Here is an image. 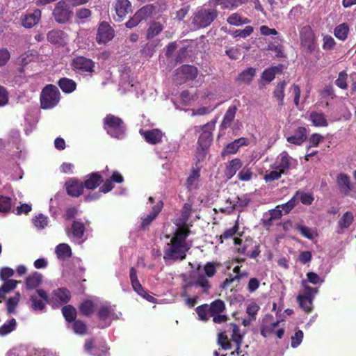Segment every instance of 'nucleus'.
Returning a JSON list of instances; mask_svg holds the SVG:
<instances>
[{"label": "nucleus", "instance_id": "1", "mask_svg": "<svg viewBox=\"0 0 356 356\" xmlns=\"http://www.w3.org/2000/svg\"><path fill=\"white\" fill-rule=\"evenodd\" d=\"M219 12L215 6L207 4L198 8L192 18V24L197 29L206 28L218 17Z\"/></svg>", "mask_w": 356, "mask_h": 356}, {"label": "nucleus", "instance_id": "2", "mask_svg": "<svg viewBox=\"0 0 356 356\" xmlns=\"http://www.w3.org/2000/svg\"><path fill=\"white\" fill-rule=\"evenodd\" d=\"M104 127L111 137L122 139L125 134V125L123 120L112 114L104 118Z\"/></svg>", "mask_w": 356, "mask_h": 356}, {"label": "nucleus", "instance_id": "3", "mask_svg": "<svg viewBox=\"0 0 356 356\" xmlns=\"http://www.w3.org/2000/svg\"><path fill=\"white\" fill-rule=\"evenodd\" d=\"M60 93L58 88L49 84L45 86L40 95V104L43 109H50L56 106L60 101Z\"/></svg>", "mask_w": 356, "mask_h": 356}, {"label": "nucleus", "instance_id": "4", "mask_svg": "<svg viewBox=\"0 0 356 356\" xmlns=\"http://www.w3.org/2000/svg\"><path fill=\"white\" fill-rule=\"evenodd\" d=\"M190 249L188 245H182L181 243L170 241L167 244L164 250V260H183L186 258V252Z\"/></svg>", "mask_w": 356, "mask_h": 356}, {"label": "nucleus", "instance_id": "5", "mask_svg": "<svg viewBox=\"0 0 356 356\" xmlns=\"http://www.w3.org/2000/svg\"><path fill=\"white\" fill-rule=\"evenodd\" d=\"M72 13L67 0H60L55 5L52 15L56 22L65 24L70 19Z\"/></svg>", "mask_w": 356, "mask_h": 356}, {"label": "nucleus", "instance_id": "6", "mask_svg": "<svg viewBox=\"0 0 356 356\" xmlns=\"http://www.w3.org/2000/svg\"><path fill=\"white\" fill-rule=\"evenodd\" d=\"M50 303L47 293L43 289H36L30 296V307L34 311H42Z\"/></svg>", "mask_w": 356, "mask_h": 356}, {"label": "nucleus", "instance_id": "7", "mask_svg": "<svg viewBox=\"0 0 356 356\" xmlns=\"http://www.w3.org/2000/svg\"><path fill=\"white\" fill-rule=\"evenodd\" d=\"M115 35L113 29L106 22H102L99 24L97 29L96 41L98 44H106L111 41Z\"/></svg>", "mask_w": 356, "mask_h": 356}, {"label": "nucleus", "instance_id": "8", "mask_svg": "<svg viewBox=\"0 0 356 356\" xmlns=\"http://www.w3.org/2000/svg\"><path fill=\"white\" fill-rule=\"evenodd\" d=\"M72 66L74 70L81 72H92L94 71L95 63L89 58L79 56L73 59Z\"/></svg>", "mask_w": 356, "mask_h": 356}, {"label": "nucleus", "instance_id": "9", "mask_svg": "<svg viewBox=\"0 0 356 356\" xmlns=\"http://www.w3.org/2000/svg\"><path fill=\"white\" fill-rule=\"evenodd\" d=\"M296 161L291 157L286 152H282L277 157L275 165L276 169L280 170L283 174L290 170Z\"/></svg>", "mask_w": 356, "mask_h": 356}, {"label": "nucleus", "instance_id": "10", "mask_svg": "<svg viewBox=\"0 0 356 356\" xmlns=\"http://www.w3.org/2000/svg\"><path fill=\"white\" fill-rule=\"evenodd\" d=\"M67 193L70 196L79 197L83 191V184L82 181L75 179H70L65 183Z\"/></svg>", "mask_w": 356, "mask_h": 356}, {"label": "nucleus", "instance_id": "11", "mask_svg": "<svg viewBox=\"0 0 356 356\" xmlns=\"http://www.w3.org/2000/svg\"><path fill=\"white\" fill-rule=\"evenodd\" d=\"M41 18V11L35 9L33 13L25 15L22 17V25L26 29H31L38 24Z\"/></svg>", "mask_w": 356, "mask_h": 356}, {"label": "nucleus", "instance_id": "12", "mask_svg": "<svg viewBox=\"0 0 356 356\" xmlns=\"http://www.w3.org/2000/svg\"><path fill=\"white\" fill-rule=\"evenodd\" d=\"M211 6H215L216 8L218 6L221 9L233 10L241 6L243 1V0H209Z\"/></svg>", "mask_w": 356, "mask_h": 356}, {"label": "nucleus", "instance_id": "13", "mask_svg": "<svg viewBox=\"0 0 356 356\" xmlns=\"http://www.w3.org/2000/svg\"><path fill=\"white\" fill-rule=\"evenodd\" d=\"M114 8L116 15L120 19L131 11V4L129 0H116Z\"/></svg>", "mask_w": 356, "mask_h": 356}, {"label": "nucleus", "instance_id": "14", "mask_svg": "<svg viewBox=\"0 0 356 356\" xmlns=\"http://www.w3.org/2000/svg\"><path fill=\"white\" fill-rule=\"evenodd\" d=\"M307 139V130L305 127H298L293 135L287 137L286 140L291 144L300 145Z\"/></svg>", "mask_w": 356, "mask_h": 356}, {"label": "nucleus", "instance_id": "15", "mask_svg": "<svg viewBox=\"0 0 356 356\" xmlns=\"http://www.w3.org/2000/svg\"><path fill=\"white\" fill-rule=\"evenodd\" d=\"M177 74L181 75L183 80H193L197 75V70L195 66L184 65L177 70Z\"/></svg>", "mask_w": 356, "mask_h": 356}, {"label": "nucleus", "instance_id": "16", "mask_svg": "<svg viewBox=\"0 0 356 356\" xmlns=\"http://www.w3.org/2000/svg\"><path fill=\"white\" fill-rule=\"evenodd\" d=\"M52 298L60 304L67 303L71 298L70 291L66 288H58L52 292Z\"/></svg>", "mask_w": 356, "mask_h": 356}, {"label": "nucleus", "instance_id": "17", "mask_svg": "<svg viewBox=\"0 0 356 356\" xmlns=\"http://www.w3.org/2000/svg\"><path fill=\"white\" fill-rule=\"evenodd\" d=\"M140 133L145 138V140L151 144L159 143L162 138V132L156 129L149 131L140 130Z\"/></svg>", "mask_w": 356, "mask_h": 356}, {"label": "nucleus", "instance_id": "18", "mask_svg": "<svg viewBox=\"0 0 356 356\" xmlns=\"http://www.w3.org/2000/svg\"><path fill=\"white\" fill-rule=\"evenodd\" d=\"M163 207L162 202H159L152 207V211L145 218H142L141 228L145 229L156 218L157 215L161 211Z\"/></svg>", "mask_w": 356, "mask_h": 356}, {"label": "nucleus", "instance_id": "19", "mask_svg": "<svg viewBox=\"0 0 356 356\" xmlns=\"http://www.w3.org/2000/svg\"><path fill=\"white\" fill-rule=\"evenodd\" d=\"M42 282V275L38 272H34L26 277L25 280L26 288L28 290L36 289Z\"/></svg>", "mask_w": 356, "mask_h": 356}, {"label": "nucleus", "instance_id": "20", "mask_svg": "<svg viewBox=\"0 0 356 356\" xmlns=\"http://www.w3.org/2000/svg\"><path fill=\"white\" fill-rule=\"evenodd\" d=\"M236 111L237 108L234 105L230 106L227 108L223 117V120L220 124L221 129H226L231 126L235 118Z\"/></svg>", "mask_w": 356, "mask_h": 356}, {"label": "nucleus", "instance_id": "21", "mask_svg": "<svg viewBox=\"0 0 356 356\" xmlns=\"http://www.w3.org/2000/svg\"><path fill=\"white\" fill-rule=\"evenodd\" d=\"M101 182H102V179L100 174L99 172H93L88 175V177L84 181V186L88 190H93Z\"/></svg>", "mask_w": 356, "mask_h": 356}, {"label": "nucleus", "instance_id": "22", "mask_svg": "<svg viewBox=\"0 0 356 356\" xmlns=\"http://www.w3.org/2000/svg\"><path fill=\"white\" fill-rule=\"evenodd\" d=\"M227 328L229 332H232L231 339L236 343V349H239L243 341V336L239 333V327L235 323H230Z\"/></svg>", "mask_w": 356, "mask_h": 356}, {"label": "nucleus", "instance_id": "23", "mask_svg": "<svg viewBox=\"0 0 356 356\" xmlns=\"http://www.w3.org/2000/svg\"><path fill=\"white\" fill-rule=\"evenodd\" d=\"M242 166V162L239 159H232L229 163L227 165L225 170V175L227 178L231 179L234 177L237 170H238Z\"/></svg>", "mask_w": 356, "mask_h": 356}, {"label": "nucleus", "instance_id": "24", "mask_svg": "<svg viewBox=\"0 0 356 356\" xmlns=\"http://www.w3.org/2000/svg\"><path fill=\"white\" fill-rule=\"evenodd\" d=\"M337 184L342 193L347 194L351 190L350 177L346 174H340L337 177Z\"/></svg>", "mask_w": 356, "mask_h": 356}, {"label": "nucleus", "instance_id": "25", "mask_svg": "<svg viewBox=\"0 0 356 356\" xmlns=\"http://www.w3.org/2000/svg\"><path fill=\"white\" fill-rule=\"evenodd\" d=\"M194 286L195 287H201L202 289V292L204 293H208L209 289H211V284H209V280L204 275H199L197 277L196 281H195L194 282L188 283L186 286Z\"/></svg>", "mask_w": 356, "mask_h": 356}, {"label": "nucleus", "instance_id": "26", "mask_svg": "<svg viewBox=\"0 0 356 356\" xmlns=\"http://www.w3.org/2000/svg\"><path fill=\"white\" fill-rule=\"evenodd\" d=\"M309 120L315 127H327L328 125L324 113L313 111L309 115Z\"/></svg>", "mask_w": 356, "mask_h": 356}, {"label": "nucleus", "instance_id": "27", "mask_svg": "<svg viewBox=\"0 0 356 356\" xmlns=\"http://www.w3.org/2000/svg\"><path fill=\"white\" fill-rule=\"evenodd\" d=\"M58 84L63 92L71 93L76 90V83L72 79L63 77L59 79Z\"/></svg>", "mask_w": 356, "mask_h": 356}, {"label": "nucleus", "instance_id": "28", "mask_svg": "<svg viewBox=\"0 0 356 356\" xmlns=\"http://www.w3.org/2000/svg\"><path fill=\"white\" fill-rule=\"evenodd\" d=\"M227 22L232 26H239L250 23V20L248 18L242 17V15L238 13H234L231 14L227 18Z\"/></svg>", "mask_w": 356, "mask_h": 356}, {"label": "nucleus", "instance_id": "29", "mask_svg": "<svg viewBox=\"0 0 356 356\" xmlns=\"http://www.w3.org/2000/svg\"><path fill=\"white\" fill-rule=\"evenodd\" d=\"M97 316L102 321H106L109 318H114V309L111 306L102 305L99 309Z\"/></svg>", "mask_w": 356, "mask_h": 356}, {"label": "nucleus", "instance_id": "30", "mask_svg": "<svg viewBox=\"0 0 356 356\" xmlns=\"http://www.w3.org/2000/svg\"><path fill=\"white\" fill-rule=\"evenodd\" d=\"M282 72V68L280 66L271 67L270 68L266 69L262 74L261 79L266 81L268 83L271 82L274 79L277 74H280Z\"/></svg>", "mask_w": 356, "mask_h": 356}, {"label": "nucleus", "instance_id": "31", "mask_svg": "<svg viewBox=\"0 0 356 356\" xmlns=\"http://www.w3.org/2000/svg\"><path fill=\"white\" fill-rule=\"evenodd\" d=\"M85 227L82 222L74 220L72 225V234L74 238L80 240L84 234Z\"/></svg>", "mask_w": 356, "mask_h": 356}, {"label": "nucleus", "instance_id": "32", "mask_svg": "<svg viewBox=\"0 0 356 356\" xmlns=\"http://www.w3.org/2000/svg\"><path fill=\"white\" fill-rule=\"evenodd\" d=\"M256 70L253 67H248L238 74L237 81L249 84L255 76Z\"/></svg>", "mask_w": 356, "mask_h": 356}, {"label": "nucleus", "instance_id": "33", "mask_svg": "<svg viewBox=\"0 0 356 356\" xmlns=\"http://www.w3.org/2000/svg\"><path fill=\"white\" fill-rule=\"evenodd\" d=\"M286 86V82L285 81H280L278 83L276 86L274 92L273 96L278 100L279 106H282L284 104V89Z\"/></svg>", "mask_w": 356, "mask_h": 356}, {"label": "nucleus", "instance_id": "34", "mask_svg": "<svg viewBox=\"0 0 356 356\" xmlns=\"http://www.w3.org/2000/svg\"><path fill=\"white\" fill-rule=\"evenodd\" d=\"M155 6H154L152 4H147L142 7L136 13L140 19L143 21L150 17L153 13L155 11Z\"/></svg>", "mask_w": 356, "mask_h": 356}, {"label": "nucleus", "instance_id": "35", "mask_svg": "<svg viewBox=\"0 0 356 356\" xmlns=\"http://www.w3.org/2000/svg\"><path fill=\"white\" fill-rule=\"evenodd\" d=\"M199 320L207 322L211 317L210 309L208 304H203L195 309Z\"/></svg>", "mask_w": 356, "mask_h": 356}, {"label": "nucleus", "instance_id": "36", "mask_svg": "<svg viewBox=\"0 0 356 356\" xmlns=\"http://www.w3.org/2000/svg\"><path fill=\"white\" fill-rule=\"evenodd\" d=\"M190 234V230L186 227L181 228L177 232L175 236L172 238L171 241L181 243L182 245H187L186 239Z\"/></svg>", "mask_w": 356, "mask_h": 356}, {"label": "nucleus", "instance_id": "37", "mask_svg": "<svg viewBox=\"0 0 356 356\" xmlns=\"http://www.w3.org/2000/svg\"><path fill=\"white\" fill-rule=\"evenodd\" d=\"M209 307L210 309V315L222 314L225 310V304L222 300L218 299L209 305Z\"/></svg>", "mask_w": 356, "mask_h": 356}, {"label": "nucleus", "instance_id": "38", "mask_svg": "<svg viewBox=\"0 0 356 356\" xmlns=\"http://www.w3.org/2000/svg\"><path fill=\"white\" fill-rule=\"evenodd\" d=\"M212 141L211 132L208 131H203L200 134L198 140L197 146L209 148Z\"/></svg>", "mask_w": 356, "mask_h": 356}, {"label": "nucleus", "instance_id": "39", "mask_svg": "<svg viewBox=\"0 0 356 356\" xmlns=\"http://www.w3.org/2000/svg\"><path fill=\"white\" fill-rule=\"evenodd\" d=\"M62 313L65 320L68 322H74L76 321V310L70 305L64 306L62 308Z\"/></svg>", "mask_w": 356, "mask_h": 356}, {"label": "nucleus", "instance_id": "40", "mask_svg": "<svg viewBox=\"0 0 356 356\" xmlns=\"http://www.w3.org/2000/svg\"><path fill=\"white\" fill-rule=\"evenodd\" d=\"M56 253L58 258L70 257L72 255L71 248L66 243H60L56 248Z\"/></svg>", "mask_w": 356, "mask_h": 356}, {"label": "nucleus", "instance_id": "41", "mask_svg": "<svg viewBox=\"0 0 356 356\" xmlns=\"http://www.w3.org/2000/svg\"><path fill=\"white\" fill-rule=\"evenodd\" d=\"M17 322L15 318L10 319L0 327V336L4 337L16 329Z\"/></svg>", "mask_w": 356, "mask_h": 356}, {"label": "nucleus", "instance_id": "42", "mask_svg": "<svg viewBox=\"0 0 356 356\" xmlns=\"http://www.w3.org/2000/svg\"><path fill=\"white\" fill-rule=\"evenodd\" d=\"M64 33L61 31H51L47 34V40L52 44H60Z\"/></svg>", "mask_w": 356, "mask_h": 356}, {"label": "nucleus", "instance_id": "43", "mask_svg": "<svg viewBox=\"0 0 356 356\" xmlns=\"http://www.w3.org/2000/svg\"><path fill=\"white\" fill-rule=\"evenodd\" d=\"M95 305L91 300H84L79 305V310L84 316H89L94 312Z\"/></svg>", "mask_w": 356, "mask_h": 356}, {"label": "nucleus", "instance_id": "44", "mask_svg": "<svg viewBox=\"0 0 356 356\" xmlns=\"http://www.w3.org/2000/svg\"><path fill=\"white\" fill-rule=\"evenodd\" d=\"M297 300L301 308L305 312H309L312 310V297H305L302 295H299L297 297Z\"/></svg>", "mask_w": 356, "mask_h": 356}, {"label": "nucleus", "instance_id": "45", "mask_svg": "<svg viewBox=\"0 0 356 356\" xmlns=\"http://www.w3.org/2000/svg\"><path fill=\"white\" fill-rule=\"evenodd\" d=\"M353 221V215L351 212H346L338 222V225L340 228H348Z\"/></svg>", "mask_w": 356, "mask_h": 356}, {"label": "nucleus", "instance_id": "46", "mask_svg": "<svg viewBox=\"0 0 356 356\" xmlns=\"http://www.w3.org/2000/svg\"><path fill=\"white\" fill-rule=\"evenodd\" d=\"M163 30V26L159 22H153L147 31V39H151L159 35Z\"/></svg>", "mask_w": 356, "mask_h": 356}, {"label": "nucleus", "instance_id": "47", "mask_svg": "<svg viewBox=\"0 0 356 356\" xmlns=\"http://www.w3.org/2000/svg\"><path fill=\"white\" fill-rule=\"evenodd\" d=\"M349 29L346 24H341L334 29V35L339 40H344L348 35Z\"/></svg>", "mask_w": 356, "mask_h": 356}, {"label": "nucleus", "instance_id": "48", "mask_svg": "<svg viewBox=\"0 0 356 356\" xmlns=\"http://www.w3.org/2000/svg\"><path fill=\"white\" fill-rule=\"evenodd\" d=\"M226 332H229L227 329L225 332H222L218 334V343L225 350L231 349V343L228 341L227 336L225 334Z\"/></svg>", "mask_w": 356, "mask_h": 356}, {"label": "nucleus", "instance_id": "49", "mask_svg": "<svg viewBox=\"0 0 356 356\" xmlns=\"http://www.w3.org/2000/svg\"><path fill=\"white\" fill-rule=\"evenodd\" d=\"M72 329L76 334H85L87 331L86 325L81 320H76L72 325Z\"/></svg>", "mask_w": 356, "mask_h": 356}, {"label": "nucleus", "instance_id": "50", "mask_svg": "<svg viewBox=\"0 0 356 356\" xmlns=\"http://www.w3.org/2000/svg\"><path fill=\"white\" fill-rule=\"evenodd\" d=\"M297 195L299 201H300L303 204L310 205L314 201V197L311 193L298 191Z\"/></svg>", "mask_w": 356, "mask_h": 356}, {"label": "nucleus", "instance_id": "51", "mask_svg": "<svg viewBox=\"0 0 356 356\" xmlns=\"http://www.w3.org/2000/svg\"><path fill=\"white\" fill-rule=\"evenodd\" d=\"M12 200L11 198L0 195V211L1 212H8L11 209V204H12Z\"/></svg>", "mask_w": 356, "mask_h": 356}, {"label": "nucleus", "instance_id": "52", "mask_svg": "<svg viewBox=\"0 0 356 356\" xmlns=\"http://www.w3.org/2000/svg\"><path fill=\"white\" fill-rule=\"evenodd\" d=\"M253 32V27L251 26H247L243 30H235L231 34L234 37H240L243 38H245L248 36L250 35Z\"/></svg>", "mask_w": 356, "mask_h": 356}, {"label": "nucleus", "instance_id": "53", "mask_svg": "<svg viewBox=\"0 0 356 356\" xmlns=\"http://www.w3.org/2000/svg\"><path fill=\"white\" fill-rule=\"evenodd\" d=\"M238 230V222H236L235 225L229 228L226 229L223 234L220 236V243H222V239H228L231 238Z\"/></svg>", "mask_w": 356, "mask_h": 356}, {"label": "nucleus", "instance_id": "54", "mask_svg": "<svg viewBox=\"0 0 356 356\" xmlns=\"http://www.w3.org/2000/svg\"><path fill=\"white\" fill-rule=\"evenodd\" d=\"M282 174H283L280 170H272V171H266V174L264 177V179L266 181V182H272L275 180H278Z\"/></svg>", "mask_w": 356, "mask_h": 356}, {"label": "nucleus", "instance_id": "55", "mask_svg": "<svg viewBox=\"0 0 356 356\" xmlns=\"http://www.w3.org/2000/svg\"><path fill=\"white\" fill-rule=\"evenodd\" d=\"M20 294L17 293L15 296L8 298L6 302L7 310L9 314L13 313L15 307L19 301Z\"/></svg>", "mask_w": 356, "mask_h": 356}, {"label": "nucleus", "instance_id": "56", "mask_svg": "<svg viewBox=\"0 0 356 356\" xmlns=\"http://www.w3.org/2000/svg\"><path fill=\"white\" fill-rule=\"evenodd\" d=\"M84 348L86 351L91 353L94 356H102V355L105 354V350H102V353H98L96 351L95 347H94V340H87L84 345Z\"/></svg>", "mask_w": 356, "mask_h": 356}, {"label": "nucleus", "instance_id": "57", "mask_svg": "<svg viewBox=\"0 0 356 356\" xmlns=\"http://www.w3.org/2000/svg\"><path fill=\"white\" fill-rule=\"evenodd\" d=\"M200 167H197V169L193 170L191 175L188 177L186 180L187 188H191L195 184L200 177Z\"/></svg>", "mask_w": 356, "mask_h": 356}, {"label": "nucleus", "instance_id": "58", "mask_svg": "<svg viewBox=\"0 0 356 356\" xmlns=\"http://www.w3.org/2000/svg\"><path fill=\"white\" fill-rule=\"evenodd\" d=\"M239 149L238 145L235 141L229 143L225 148L222 150L221 155L225 156L226 155L235 154Z\"/></svg>", "mask_w": 356, "mask_h": 356}, {"label": "nucleus", "instance_id": "59", "mask_svg": "<svg viewBox=\"0 0 356 356\" xmlns=\"http://www.w3.org/2000/svg\"><path fill=\"white\" fill-rule=\"evenodd\" d=\"M252 177V172L250 168L245 166L244 167L238 174V177L241 181H248L251 179Z\"/></svg>", "mask_w": 356, "mask_h": 356}, {"label": "nucleus", "instance_id": "60", "mask_svg": "<svg viewBox=\"0 0 356 356\" xmlns=\"http://www.w3.org/2000/svg\"><path fill=\"white\" fill-rule=\"evenodd\" d=\"M209 148H204L203 147H197L196 152H195V159L196 163L195 165L198 167L197 163L203 161L205 159L206 154L207 153V149Z\"/></svg>", "mask_w": 356, "mask_h": 356}, {"label": "nucleus", "instance_id": "61", "mask_svg": "<svg viewBox=\"0 0 356 356\" xmlns=\"http://www.w3.org/2000/svg\"><path fill=\"white\" fill-rule=\"evenodd\" d=\"M47 218L42 214H39L33 219L34 225L38 229H43L47 225Z\"/></svg>", "mask_w": 356, "mask_h": 356}, {"label": "nucleus", "instance_id": "62", "mask_svg": "<svg viewBox=\"0 0 356 356\" xmlns=\"http://www.w3.org/2000/svg\"><path fill=\"white\" fill-rule=\"evenodd\" d=\"M236 202H234L235 204H237V208H244L246 207L250 202H251V199L249 197V196L247 194H244L241 196H237L236 197Z\"/></svg>", "mask_w": 356, "mask_h": 356}, {"label": "nucleus", "instance_id": "63", "mask_svg": "<svg viewBox=\"0 0 356 356\" xmlns=\"http://www.w3.org/2000/svg\"><path fill=\"white\" fill-rule=\"evenodd\" d=\"M4 281L5 282L1 286V287L6 293H8L11 291L14 290L16 288L17 284L19 283L18 281L14 280H8L6 281Z\"/></svg>", "mask_w": 356, "mask_h": 356}, {"label": "nucleus", "instance_id": "64", "mask_svg": "<svg viewBox=\"0 0 356 356\" xmlns=\"http://www.w3.org/2000/svg\"><path fill=\"white\" fill-rule=\"evenodd\" d=\"M303 339V332L298 330L296 332L294 336L291 337V346L294 348H297L302 342Z\"/></svg>", "mask_w": 356, "mask_h": 356}]
</instances>
